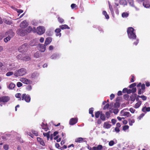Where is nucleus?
Instances as JSON below:
<instances>
[{
  "label": "nucleus",
  "instance_id": "obj_3",
  "mask_svg": "<svg viewBox=\"0 0 150 150\" xmlns=\"http://www.w3.org/2000/svg\"><path fill=\"white\" fill-rule=\"evenodd\" d=\"M34 32H36L39 35L43 34L44 33L45 30V28L43 26H41L38 27L36 29L35 27L33 28V31H34Z\"/></svg>",
  "mask_w": 150,
  "mask_h": 150
},
{
  "label": "nucleus",
  "instance_id": "obj_8",
  "mask_svg": "<svg viewBox=\"0 0 150 150\" xmlns=\"http://www.w3.org/2000/svg\"><path fill=\"white\" fill-rule=\"evenodd\" d=\"M20 80L23 83L27 85L31 84L32 83L31 80L24 78H21Z\"/></svg>",
  "mask_w": 150,
  "mask_h": 150
},
{
  "label": "nucleus",
  "instance_id": "obj_7",
  "mask_svg": "<svg viewBox=\"0 0 150 150\" xmlns=\"http://www.w3.org/2000/svg\"><path fill=\"white\" fill-rule=\"evenodd\" d=\"M26 32V31L25 29L21 28L18 29L16 31L18 35L21 36H24L27 35Z\"/></svg>",
  "mask_w": 150,
  "mask_h": 150
},
{
  "label": "nucleus",
  "instance_id": "obj_53",
  "mask_svg": "<svg viewBox=\"0 0 150 150\" xmlns=\"http://www.w3.org/2000/svg\"><path fill=\"white\" fill-rule=\"evenodd\" d=\"M114 144V142L112 140L110 141L109 143V145L111 146H113Z\"/></svg>",
  "mask_w": 150,
  "mask_h": 150
},
{
  "label": "nucleus",
  "instance_id": "obj_45",
  "mask_svg": "<svg viewBox=\"0 0 150 150\" xmlns=\"http://www.w3.org/2000/svg\"><path fill=\"white\" fill-rule=\"evenodd\" d=\"M32 132L33 134H34L36 136H38V132H37V131H36L35 130H32Z\"/></svg>",
  "mask_w": 150,
  "mask_h": 150
},
{
  "label": "nucleus",
  "instance_id": "obj_52",
  "mask_svg": "<svg viewBox=\"0 0 150 150\" xmlns=\"http://www.w3.org/2000/svg\"><path fill=\"white\" fill-rule=\"evenodd\" d=\"M93 108H90L89 110V113L90 114L93 113Z\"/></svg>",
  "mask_w": 150,
  "mask_h": 150
},
{
  "label": "nucleus",
  "instance_id": "obj_2",
  "mask_svg": "<svg viewBox=\"0 0 150 150\" xmlns=\"http://www.w3.org/2000/svg\"><path fill=\"white\" fill-rule=\"evenodd\" d=\"M134 29L132 27L128 28L127 29V33L129 38L130 39H136L137 36L134 32Z\"/></svg>",
  "mask_w": 150,
  "mask_h": 150
},
{
  "label": "nucleus",
  "instance_id": "obj_54",
  "mask_svg": "<svg viewBox=\"0 0 150 150\" xmlns=\"http://www.w3.org/2000/svg\"><path fill=\"white\" fill-rule=\"evenodd\" d=\"M131 92L132 93H134L136 92L137 89H136V88L135 87V88H132V89H131Z\"/></svg>",
  "mask_w": 150,
  "mask_h": 150
},
{
  "label": "nucleus",
  "instance_id": "obj_17",
  "mask_svg": "<svg viewBox=\"0 0 150 150\" xmlns=\"http://www.w3.org/2000/svg\"><path fill=\"white\" fill-rule=\"evenodd\" d=\"M37 140L38 142H39L41 145L43 146H45V143L42 139L40 137H37Z\"/></svg>",
  "mask_w": 150,
  "mask_h": 150
},
{
  "label": "nucleus",
  "instance_id": "obj_26",
  "mask_svg": "<svg viewBox=\"0 0 150 150\" xmlns=\"http://www.w3.org/2000/svg\"><path fill=\"white\" fill-rule=\"evenodd\" d=\"M32 29V28L31 26H29L26 30H25L26 31V33L27 35L28 33H30L31 32Z\"/></svg>",
  "mask_w": 150,
  "mask_h": 150
},
{
  "label": "nucleus",
  "instance_id": "obj_35",
  "mask_svg": "<svg viewBox=\"0 0 150 150\" xmlns=\"http://www.w3.org/2000/svg\"><path fill=\"white\" fill-rule=\"evenodd\" d=\"M120 103L119 102H116V103H115L114 106L115 108H118L120 106Z\"/></svg>",
  "mask_w": 150,
  "mask_h": 150
},
{
  "label": "nucleus",
  "instance_id": "obj_51",
  "mask_svg": "<svg viewBox=\"0 0 150 150\" xmlns=\"http://www.w3.org/2000/svg\"><path fill=\"white\" fill-rule=\"evenodd\" d=\"M23 85L22 83L21 82H18L17 83V86L18 87L22 86Z\"/></svg>",
  "mask_w": 150,
  "mask_h": 150
},
{
  "label": "nucleus",
  "instance_id": "obj_61",
  "mask_svg": "<svg viewBox=\"0 0 150 150\" xmlns=\"http://www.w3.org/2000/svg\"><path fill=\"white\" fill-rule=\"evenodd\" d=\"M101 120H102L100 119H98L97 121V123L98 125L101 124L102 123Z\"/></svg>",
  "mask_w": 150,
  "mask_h": 150
},
{
  "label": "nucleus",
  "instance_id": "obj_16",
  "mask_svg": "<svg viewBox=\"0 0 150 150\" xmlns=\"http://www.w3.org/2000/svg\"><path fill=\"white\" fill-rule=\"evenodd\" d=\"M143 5L145 7L148 8L150 6V4L148 1H146L143 2Z\"/></svg>",
  "mask_w": 150,
  "mask_h": 150
},
{
  "label": "nucleus",
  "instance_id": "obj_44",
  "mask_svg": "<svg viewBox=\"0 0 150 150\" xmlns=\"http://www.w3.org/2000/svg\"><path fill=\"white\" fill-rule=\"evenodd\" d=\"M129 98V96L128 94H126L123 96L124 98L126 100H128Z\"/></svg>",
  "mask_w": 150,
  "mask_h": 150
},
{
  "label": "nucleus",
  "instance_id": "obj_14",
  "mask_svg": "<svg viewBox=\"0 0 150 150\" xmlns=\"http://www.w3.org/2000/svg\"><path fill=\"white\" fill-rule=\"evenodd\" d=\"M61 31V30L60 28H57L55 30V32L56 33V36H59V37L61 36V33H60Z\"/></svg>",
  "mask_w": 150,
  "mask_h": 150
},
{
  "label": "nucleus",
  "instance_id": "obj_19",
  "mask_svg": "<svg viewBox=\"0 0 150 150\" xmlns=\"http://www.w3.org/2000/svg\"><path fill=\"white\" fill-rule=\"evenodd\" d=\"M111 126L110 124L107 122H105L103 124V127L105 128L108 129L110 128Z\"/></svg>",
  "mask_w": 150,
  "mask_h": 150
},
{
  "label": "nucleus",
  "instance_id": "obj_38",
  "mask_svg": "<svg viewBox=\"0 0 150 150\" xmlns=\"http://www.w3.org/2000/svg\"><path fill=\"white\" fill-rule=\"evenodd\" d=\"M38 75V74L36 72H35L32 74L31 77L32 78H34L36 77Z\"/></svg>",
  "mask_w": 150,
  "mask_h": 150
},
{
  "label": "nucleus",
  "instance_id": "obj_12",
  "mask_svg": "<svg viewBox=\"0 0 150 150\" xmlns=\"http://www.w3.org/2000/svg\"><path fill=\"white\" fill-rule=\"evenodd\" d=\"M78 121L77 118H73L70 119L69 124L70 125H73L76 124Z\"/></svg>",
  "mask_w": 150,
  "mask_h": 150
},
{
  "label": "nucleus",
  "instance_id": "obj_58",
  "mask_svg": "<svg viewBox=\"0 0 150 150\" xmlns=\"http://www.w3.org/2000/svg\"><path fill=\"white\" fill-rule=\"evenodd\" d=\"M41 126L42 127V128L44 129H46V126L43 122L42 123V125H41Z\"/></svg>",
  "mask_w": 150,
  "mask_h": 150
},
{
  "label": "nucleus",
  "instance_id": "obj_29",
  "mask_svg": "<svg viewBox=\"0 0 150 150\" xmlns=\"http://www.w3.org/2000/svg\"><path fill=\"white\" fill-rule=\"evenodd\" d=\"M58 56V55L57 54H54L51 56L50 58L52 59H55L57 58Z\"/></svg>",
  "mask_w": 150,
  "mask_h": 150
},
{
  "label": "nucleus",
  "instance_id": "obj_1",
  "mask_svg": "<svg viewBox=\"0 0 150 150\" xmlns=\"http://www.w3.org/2000/svg\"><path fill=\"white\" fill-rule=\"evenodd\" d=\"M16 98L19 99L20 100H24L27 103L30 102L31 98L29 95L25 93L23 94L22 95L20 93H17L15 95Z\"/></svg>",
  "mask_w": 150,
  "mask_h": 150
},
{
  "label": "nucleus",
  "instance_id": "obj_40",
  "mask_svg": "<svg viewBox=\"0 0 150 150\" xmlns=\"http://www.w3.org/2000/svg\"><path fill=\"white\" fill-rule=\"evenodd\" d=\"M32 89V87L31 85H28L26 87V89L28 91H30Z\"/></svg>",
  "mask_w": 150,
  "mask_h": 150
},
{
  "label": "nucleus",
  "instance_id": "obj_37",
  "mask_svg": "<svg viewBox=\"0 0 150 150\" xmlns=\"http://www.w3.org/2000/svg\"><path fill=\"white\" fill-rule=\"evenodd\" d=\"M40 55L39 52H37L34 54V56L35 57L38 58L40 57Z\"/></svg>",
  "mask_w": 150,
  "mask_h": 150
},
{
  "label": "nucleus",
  "instance_id": "obj_10",
  "mask_svg": "<svg viewBox=\"0 0 150 150\" xmlns=\"http://www.w3.org/2000/svg\"><path fill=\"white\" fill-rule=\"evenodd\" d=\"M28 25V23L26 20H24L20 24V27L22 28H25Z\"/></svg>",
  "mask_w": 150,
  "mask_h": 150
},
{
  "label": "nucleus",
  "instance_id": "obj_39",
  "mask_svg": "<svg viewBox=\"0 0 150 150\" xmlns=\"http://www.w3.org/2000/svg\"><path fill=\"white\" fill-rule=\"evenodd\" d=\"M71 7L72 9H73L75 8L76 9L77 8V6L74 4H72L71 5Z\"/></svg>",
  "mask_w": 150,
  "mask_h": 150
},
{
  "label": "nucleus",
  "instance_id": "obj_31",
  "mask_svg": "<svg viewBox=\"0 0 150 150\" xmlns=\"http://www.w3.org/2000/svg\"><path fill=\"white\" fill-rule=\"evenodd\" d=\"M15 85L13 83H11L10 84L8 88L11 89H13L15 87Z\"/></svg>",
  "mask_w": 150,
  "mask_h": 150
},
{
  "label": "nucleus",
  "instance_id": "obj_30",
  "mask_svg": "<svg viewBox=\"0 0 150 150\" xmlns=\"http://www.w3.org/2000/svg\"><path fill=\"white\" fill-rule=\"evenodd\" d=\"M50 132L49 131L47 133H43V135L44 137H46L47 138V140H49L50 137Z\"/></svg>",
  "mask_w": 150,
  "mask_h": 150
},
{
  "label": "nucleus",
  "instance_id": "obj_62",
  "mask_svg": "<svg viewBox=\"0 0 150 150\" xmlns=\"http://www.w3.org/2000/svg\"><path fill=\"white\" fill-rule=\"evenodd\" d=\"M8 145H5L4 146V148L5 150H7L8 149Z\"/></svg>",
  "mask_w": 150,
  "mask_h": 150
},
{
  "label": "nucleus",
  "instance_id": "obj_18",
  "mask_svg": "<svg viewBox=\"0 0 150 150\" xmlns=\"http://www.w3.org/2000/svg\"><path fill=\"white\" fill-rule=\"evenodd\" d=\"M103 148V146L101 145H98L97 147H93V150H101Z\"/></svg>",
  "mask_w": 150,
  "mask_h": 150
},
{
  "label": "nucleus",
  "instance_id": "obj_15",
  "mask_svg": "<svg viewBox=\"0 0 150 150\" xmlns=\"http://www.w3.org/2000/svg\"><path fill=\"white\" fill-rule=\"evenodd\" d=\"M46 45L45 44H41L40 45V50L41 52H44L46 50Z\"/></svg>",
  "mask_w": 150,
  "mask_h": 150
},
{
  "label": "nucleus",
  "instance_id": "obj_33",
  "mask_svg": "<svg viewBox=\"0 0 150 150\" xmlns=\"http://www.w3.org/2000/svg\"><path fill=\"white\" fill-rule=\"evenodd\" d=\"M31 23L33 25H38V21L34 20L31 21Z\"/></svg>",
  "mask_w": 150,
  "mask_h": 150
},
{
  "label": "nucleus",
  "instance_id": "obj_32",
  "mask_svg": "<svg viewBox=\"0 0 150 150\" xmlns=\"http://www.w3.org/2000/svg\"><path fill=\"white\" fill-rule=\"evenodd\" d=\"M23 54H19L16 56V58L18 59H23Z\"/></svg>",
  "mask_w": 150,
  "mask_h": 150
},
{
  "label": "nucleus",
  "instance_id": "obj_34",
  "mask_svg": "<svg viewBox=\"0 0 150 150\" xmlns=\"http://www.w3.org/2000/svg\"><path fill=\"white\" fill-rule=\"evenodd\" d=\"M129 16V13L126 12H124L122 13V16L123 18L127 17Z\"/></svg>",
  "mask_w": 150,
  "mask_h": 150
},
{
  "label": "nucleus",
  "instance_id": "obj_6",
  "mask_svg": "<svg viewBox=\"0 0 150 150\" xmlns=\"http://www.w3.org/2000/svg\"><path fill=\"white\" fill-rule=\"evenodd\" d=\"M27 49L28 44L25 43L19 47L18 50L20 52H24L27 50Z\"/></svg>",
  "mask_w": 150,
  "mask_h": 150
},
{
  "label": "nucleus",
  "instance_id": "obj_4",
  "mask_svg": "<svg viewBox=\"0 0 150 150\" xmlns=\"http://www.w3.org/2000/svg\"><path fill=\"white\" fill-rule=\"evenodd\" d=\"M27 70L25 69L21 68L17 71H16L14 73V75L16 77L22 76L26 73Z\"/></svg>",
  "mask_w": 150,
  "mask_h": 150
},
{
  "label": "nucleus",
  "instance_id": "obj_50",
  "mask_svg": "<svg viewBox=\"0 0 150 150\" xmlns=\"http://www.w3.org/2000/svg\"><path fill=\"white\" fill-rule=\"evenodd\" d=\"M109 104L108 103H107L104 107L103 108V110H106V109H108L109 108Z\"/></svg>",
  "mask_w": 150,
  "mask_h": 150
},
{
  "label": "nucleus",
  "instance_id": "obj_21",
  "mask_svg": "<svg viewBox=\"0 0 150 150\" xmlns=\"http://www.w3.org/2000/svg\"><path fill=\"white\" fill-rule=\"evenodd\" d=\"M137 96V95L136 93L131 95L130 97V100L132 102L134 101L135 100Z\"/></svg>",
  "mask_w": 150,
  "mask_h": 150
},
{
  "label": "nucleus",
  "instance_id": "obj_43",
  "mask_svg": "<svg viewBox=\"0 0 150 150\" xmlns=\"http://www.w3.org/2000/svg\"><path fill=\"white\" fill-rule=\"evenodd\" d=\"M136 86V83H132L130 85L129 87L130 88H133Z\"/></svg>",
  "mask_w": 150,
  "mask_h": 150
},
{
  "label": "nucleus",
  "instance_id": "obj_55",
  "mask_svg": "<svg viewBox=\"0 0 150 150\" xmlns=\"http://www.w3.org/2000/svg\"><path fill=\"white\" fill-rule=\"evenodd\" d=\"M4 23L8 25H11L12 23L11 21L7 20H5V21H4Z\"/></svg>",
  "mask_w": 150,
  "mask_h": 150
},
{
  "label": "nucleus",
  "instance_id": "obj_27",
  "mask_svg": "<svg viewBox=\"0 0 150 150\" xmlns=\"http://www.w3.org/2000/svg\"><path fill=\"white\" fill-rule=\"evenodd\" d=\"M100 119L103 121H104L105 120L106 117L105 115L102 112L100 115Z\"/></svg>",
  "mask_w": 150,
  "mask_h": 150
},
{
  "label": "nucleus",
  "instance_id": "obj_64",
  "mask_svg": "<svg viewBox=\"0 0 150 150\" xmlns=\"http://www.w3.org/2000/svg\"><path fill=\"white\" fill-rule=\"evenodd\" d=\"M67 147L66 145H64L62 147H61L60 149L61 150H63L64 149H66Z\"/></svg>",
  "mask_w": 150,
  "mask_h": 150
},
{
  "label": "nucleus",
  "instance_id": "obj_60",
  "mask_svg": "<svg viewBox=\"0 0 150 150\" xmlns=\"http://www.w3.org/2000/svg\"><path fill=\"white\" fill-rule=\"evenodd\" d=\"M141 98H142V99L143 100H146V99H147V98H146V96H144V95L141 96Z\"/></svg>",
  "mask_w": 150,
  "mask_h": 150
},
{
  "label": "nucleus",
  "instance_id": "obj_9",
  "mask_svg": "<svg viewBox=\"0 0 150 150\" xmlns=\"http://www.w3.org/2000/svg\"><path fill=\"white\" fill-rule=\"evenodd\" d=\"M10 99V98L8 96H3L0 98V102L6 103Z\"/></svg>",
  "mask_w": 150,
  "mask_h": 150
},
{
  "label": "nucleus",
  "instance_id": "obj_56",
  "mask_svg": "<svg viewBox=\"0 0 150 150\" xmlns=\"http://www.w3.org/2000/svg\"><path fill=\"white\" fill-rule=\"evenodd\" d=\"M129 111L132 113H134V112L135 111V110L133 109V108H130L129 109Z\"/></svg>",
  "mask_w": 150,
  "mask_h": 150
},
{
  "label": "nucleus",
  "instance_id": "obj_47",
  "mask_svg": "<svg viewBox=\"0 0 150 150\" xmlns=\"http://www.w3.org/2000/svg\"><path fill=\"white\" fill-rule=\"evenodd\" d=\"M144 114L142 113L140 115L137 117V119L139 120H140L144 116Z\"/></svg>",
  "mask_w": 150,
  "mask_h": 150
},
{
  "label": "nucleus",
  "instance_id": "obj_24",
  "mask_svg": "<svg viewBox=\"0 0 150 150\" xmlns=\"http://www.w3.org/2000/svg\"><path fill=\"white\" fill-rule=\"evenodd\" d=\"M102 111H98L95 113V117L96 118H98L102 113Z\"/></svg>",
  "mask_w": 150,
  "mask_h": 150
},
{
  "label": "nucleus",
  "instance_id": "obj_36",
  "mask_svg": "<svg viewBox=\"0 0 150 150\" xmlns=\"http://www.w3.org/2000/svg\"><path fill=\"white\" fill-rule=\"evenodd\" d=\"M123 115L125 116H126L127 117H130L131 115L129 112H125L124 113Z\"/></svg>",
  "mask_w": 150,
  "mask_h": 150
},
{
  "label": "nucleus",
  "instance_id": "obj_23",
  "mask_svg": "<svg viewBox=\"0 0 150 150\" xmlns=\"http://www.w3.org/2000/svg\"><path fill=\"white\" fill-rule=\"evenodd\" d=\"M83 139L81 137L78 138L76 139L75 140V142H76L81 143L83 142Z\"/></svg>",
  "mask_w": 150,
  "mask_h": 150
},
{
  "label": "nucleus",
  "instance_id": "obj_25",
  "mask_svg": "<svg viewBox=\"0 0 150 150\" xmlns=\"http://www.w3.org/2000/svg\"><path fill=\"white\" fill-rule=\"evenodd\" d=\"M141 104L142 102L141 101H138L136 103L134 106V108L136 109L139 108L141 105Z\"/></svg>",
  "mask_w": 150,
  "mask_h": 150
},
{
  "label": "nucleus",
  "instance_id": "obj_5",
  "mask_svg": "<svg viewBox=\"0 0 150 150\" xmlns=\"http://www.w3.org/2000/svg\"><path fill=\"white\" fill-rule=\"evenodd\" d=\"M137 87L138 90V94L139 95H141L144 92L145 89L144 84H142L141 83H139L137 85Z\"/></svg>",
  "mask_w": 150,
  "mask_h": 150
},
{
  "label": "nucleus",
  "instance_id": "obj_63",
  "mask_svg": "<svg viewBox=\"0 0 150 150\" xmlns=\"http://www.w3.org/2000/svg\"><path fill=\"white\" fill-rule=\"evenodd\" d=\"M115 97V95L113 94H111L110 96V98L112 100Z\"/></svg>",
  "mask_w": 150,
  "mask_h": 150
},
{
  "label": "nucleus",
  "instance_id": "obj_41",
  "mask_svg": "<svg viewBox=\"0 0 150 150\" xmlns=\"http://www.w3.org/2000/svg\"><path fill=\"white\" fill-rule=\"evenodd\" d=\"M11 39V37H10L9 36H8L6 38L4 39V41L5 42H7L8 41H9Z\"/></svg>",
  "mask_w": 150,
  "mask_h": 150
},
{
  "label": "nucleus",
  "instance_id": "obj_20",
  "mask_svg": "<svg viewBox=\"0 0 150 150\" xmlns=\"http://www.w3.org/2000/svg\"><path fill=\"white\" fill-rule=\"evenodd\" d=\"M60 29L63 30L64 29H70V28L67 25H62L59 26Z\"/></svg>",
  "mask_w": 150,
  "mask_h": 150
},
{
  "label": "nucleus",
  "instance_id": "obj_57",
  "mask_svg": "<svg viewBox=\"0 0 150 150\" xmlns=\"http://www.w3.org/2000/svg\"><path fill=\"white\" fill-rule=\"evenodd\" d=\"M128 1L131 5L132 6L134 5L133 0H128Z\"/></svg>",
  "mask_w": 150,
  "mask_h": 150
},
{
  "label": "nucleus",
  "instance_id": "obj_11",
  "mask_svg": "<svg viewBox=\"0 0 150 150\" xmlns=\"http://www.w3.org/2000/svg\"><path fill=\"white\" fill-rule=\"evenodd\" d=\"M5 35H8V36L11 37V38L14 36L15 33L12 30H9L6 32Z\"/></svg>",
  "mask_w": 150,
  "mask_h": 150
},
{
  "label": "nucleus",
  "instance_id": "obj_48",
  "mask_svg": "<svg viewBox=\"0 0 150 150\" xmlns=\"http://www.w3.org/2000/svg\"><path fill=\"white\" fill-rule=\"evenodd\" d=\"M105 115L106 116V117L107 118H109L110 117V114L109 112H106L105 113Z\"/></svg>",
  "mask_w": 150,
  "mask_h": 150
},
{
  "label": "nucleus",
  "instance_id": "obj_22",
  "mask_svg": "<svg viewBox=\"0 0 150 150\" xmlns=\"http://www.w3.org/2000/svg\"><path fill=\"white\" fill-rule=\"evenodd\" d=\"M142 110L144 112L150 111V107H144L142 108Z\"/></svg>",
  "mask_w": 150,
  "mask_h": 150
},
{
  "label": "nucleus",
  "instance_id": "obj_49",
  "mask_svg": "<svg viewBox=\"0 0 150 150\" xmlns=\"http://www.w3.org/2000/svg\"><path fill=\"white\" fill-rule=\"evenodd\" d=\"M129 128V126L128 125H124L123 127V129L124 131H125L127 129H128Z\"/></svg>",
  "mask_w": 150,
  "mask_h": 150
},
{
  "label": "nucleus",
  "instance_id": "obj_13",
  "mask_svg": "<svg viewBox=\"0 0 150 150\" xmlns=\"http://www.w3.org/2000/svg\"><path fill=\"white\" fill-rule=\"evenodd\" d=\"M52 40V38L50 37L47 38L45 40L44 44L47 46L51 42Z\"/></svg>",
  "mask_w": 150,
  "mask_h": 150
},
{
  "label": "nucleus",
  "instance_id": "obj_42",
  "mask_svg": "<svg viewBox=\"0 0 150 150\" xmlns=\"http://www.w3.org/2000/svg\"><path fill=\"white\" fill-rule=\"evenodd\" d=\"M13 72L12 71H9L7 72L6 74V75L7 76H9L13 75Z\"/></svg>",
  "mask_w": 150,
  "mask_h": 150
},
{
  "label": "nucleus",
  "instance_id": "obj_46",
  "mask_svg": "<svg viewBox=\"0 0 150 150\" xmlns=\"http://www.w3.org/2000/svg\"><path fill=\"white\" fill-rule=\"evenodd\" d=\"M58 20L61 23H62L64 21V20L63 18L59 17L58 18Z\"/></svg>",
  "mask_w": 150,
  "mask_h": 150
},
{
  "label": "nucleus",
  "instance_id": "obj_59",
  "mask_svg": "<svg viewBox=\"0 0 150 150\" xmlns=\"http://www.w3.org/2000/svg\"><path fill=\"white\" fill-rule=\"evenodd\" d=\"M119 111V110L118 109H115L114 110L113 112L115 114H116Z\"/></svg>",
  "mask_w": 150,
  "mask_h": 150
},
{
  "label": "nucleus",
  "instance_id": "obj_28",
  "mask_svg": "<svg viewBox=\"0 0 150 150\" xmlns=\"http://www.w3.org/2000/svg\"><path fill=\"white\" fill-rule=\"evenodd\" d=\"M128 121L129 123V125L130 126L132 125L133 123H134L135 122V120L133 119H129L128 120Z\"/></svg>",
  "mask_w": 150,
  "mask_h": 150
}]
</instances>
